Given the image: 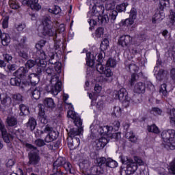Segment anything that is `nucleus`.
<instances>
[{"instance_id": "nucleus-1", "label": "nucleus", "mask_w": 175, "mask_h": 175, "mask_svg": "<svg viewBox=\"0 0 175 175\" xmlns=\"http://www.w3.org/2000/svg\"><path fill=\"white\" fill-rule=\"evenodd\" d=\"M120 161L123 165H126V167L121 170L120 174L131 175L133 174L137 170V165L139 166H144L145 162L139 157H134V160L129 159L126 156H120Z\"/></svg>"}, {"instance_id": "nucleus-2", "label": "nucleus", "mask_w": 175, "mask_h": 175, "mask_svg": "<svg viewBox=\"0 0 175 175\" xmlns=\"http://www.w3.org/2000/svg\"><path fill=\"white\" fill-rule=\"evenodd\" d=\"M43 104H38V107L39 109L38 111V117L42 124H47V116H46V111H44V107L48 109L49 113L53 111L54 109H55V103H54V100L51 98H46Z\"/></svg>"}, {"instance_id": "nucleus-3", "label": "nucleus", "mask_w": 175, "mask_h": 175, "mask_svg": "<svg viewBox=\"0 0 175 175\" xmlns=\"http://www.w3.org/2000/svg\"><path fill=\"white\" fill-rule=\"evenodd\" d=\"M161 139L163 140V146L167 150H175V131L170 129L163 131L161 134Z\"/></svg>"}, {"instance_id": "nucleus-4", "label": "nucleus", "mask_w": 175, "mask_h": 175, "mask_svg": "<svg viewBox=\"0 0 175 175\" xmlns=\"http://www.w3.org/2000/svg\"><path fill=\"white\" fill-rule=\"evenodd\" d=\"M26 147L31 150L28 154L29 161L27 162V166H30L33 165V166H36L40 162V157H39V151L38 150V148L29 144H27Z\"/></svg>"}, {"instance_id": "nucleus-5", "label": "nucleus", "mask_w": 175, "mask_h": 175, "mask_svg": "<svg viewBox=\"0 0 175 175\" xmlns=\"http://www.w3.org/2000/svg\"><path fill=\"white\" fill-rule=\"evenodd\" d=\"M42 24L44 25L42 30L44 36H55V38H57V29L53 27L50 16H44Z\"/></svg>"}, {"instance_id": "nucleus-6", "label": "nucleus", "mask_w": 175, "mask_h": 175, "mask_svg": "<svg viewBox=\"0 0 175 175\" xmlns=\"http://www.w3.org/2000/svg\"><path fill=\"white\" fill-rule=\"evenodd\" d=\"M46 44L45 40H40L36 44V49H37L36 57L38 62V64H44V59L47 58V55L44 51H42V47H44Z\"/></svg>"}, {"instance_id": "nucleus-7", "label": "nucleus", "mask_w": 175, "mask_h": 175, "mask_svg": "<svg viewBox=\"0 0 175 175\" xmlns=\"http://www.w3.org/2000/svg\"><path fill=\"white\" fill-rule=\"evenodd\" d=\"M0 132L1 133L2 139L5 143L9 144L10 143V139H13V135L8 133L5 124L1 120H0Z\"/></svg>"}, {"instance_id": "nucleus-8", "label": "nucleus", "mask_w": 175, "mask_h": 175, "mask_svg": "<svg viewBox=\"0 0 175 175\" xmlns=\"http://www.w3.org/2000/svg\"><path fill=\"white\" fill-rule=\"evenodd\" d=\"M103 75H105V77L100 75L97 78V80L100 83H110V81H111V76H113V72L109 68V67H107L104 70Z\"/></svg>"}, {"instance_id": "nucleus-9", "label": "nucleus", "mask_w": 175, "mask_h": 175, "mask_svg": "<svg viewBox=\"0 0 175 175\" xmlns=\"http://www.w3.org/2000/svg\"><path fill=\"white\" fill-rule=\"evenodd\" d=\"M113 96L114 99H119L120 102L122 100H125L127 98H129V96H128V92L125 88H121L119 91H113Z\"/></svg>"}, {"instance_id": "nucleus-10", "label": "nucleus", "mask_w": 175, "mask_h": 175, "mask_svg": "<svg viewBox=\"0 0 175 175\" xmlns=\"http://www.w3.org/2000/svg\"><path fill=\"white\" fill-rule=\"evenodd\" d=\"M133 38L129 35L122 36L118 40V44L122 47L128 48L132 44Z\"/></svg>"}, {"instance_id": "nucleus-11", "label": "nucleus", "mask_w": 175, "mask_h": 175, "mask_svg": "<svg viewBox=\"0 0 175 175\" xmlns=\"http://www.w3.org/2000/svg\"><path fill=\"white\" fill-rule=\"evenodd\" d=\"M24 3H27L32 10L38 12V10L42 9V5L39 4V0H25Z\"/></svg>"}, {"instance_id": "nucleus-12", "label": "nucleus", "mask_w": 175, "mask_h": 175, "mask_svg": "<svg viewBox=\"0 0 175 175\" xmlns=\"http://www.w3.org/2000/svg\"><path fill=\"white\" fill-rule=\"evenodd\" d=\"M105 13V7L103 5H94L92 8V16L98 17Z\"/></svg>"}, {"instance_id": "nucleus-13", "label": "nucleus", "mask_w": 175, "mask_h": 175, "mask_svg": "<svg viewBox=\"0 0 175 175\" xmlns=\"http://www.w3.org/2000/svg\"><path fill=\"white\" fill-rule=\"evenodd\" d=\"M137 16V11L135 8H132L130 11V18H127L124 21L125 25H132L133 23H135V20H136V17Z\"/></svg>"}, {"instance_id": "nucleus-14", "label": "nucleus", "mask_w": 175, "mask_h": 175, "mask_svg": "<svg viewBox=\"0 0 175 175\" xmlns=\"http://www.w3.org/2000/svg\"><path fill=\"white\" fill-rule=\"evenodd\" d=\"M29 94H31V98L38 100L40 98V92H42V88L40 87H31L28 90Z\"/></svg>"}, {"instance_id": "nucleus-15", "label": "nucleus", "mask_w": 175, "mask_h": 175, "mask_svg": "<svg viewBox=\"0 0 175 175\" xmlns=\"http://www.w3.org/2000/svg\"><path fill=\"white\" fill-rule=\"evenodd\" d=\"M68 146L70 150H76L80 146L79 137L68 138Z\"/></svg>"}, {"instance_id": "nucleus-16", "label": "nucleus", "mask_w": 175, "mask_h": 175, "mask_svg": "<svg viewBox=\"0 0 175 175\" xmlns=\"http://www.w3.org/2000/svg\"><path fill=\"white\" fill-rule=\"evenodd\" d=\"M165 18V13L162 10H157L152 18V23L155 24V23H159V21H162Z\"/></svg>"}, {"instance_id": "nucleus-17", "label": "nucleus", "mask_w": 175, "mask_h": 175, "mask_svg": "<svg viewBox=\"0 0 175 175\" xmlns=\"http://www.w3.org/2000/svg\"><path fill=\"white\" fill-rule=\"evenodd\" d=\"M0 100H1V105L5 106V107H9V106L12 105V98H10L9 95L5 93L1 94Z\"/></svg>"}, {"instance_id": "nucleus-18", "label": "nucleus", "mask_w": 175, "mask_h": 175, "mask_svg": "<svg viewBox=\"0 0 175 175\" xmlns=\"http://www.w3.org/2000/svg\"><path fill=\"white\" fill-rule=\"evenodd\" d=\"M133 91L135 94H144L146 92V84L142 82L137 83L134 86Z\"/></svg>"}, {"instance_id": "nucleus-19", "label": "nucleus", "mask_w": 175, "mask_h": 175, "mask_svg": "<svg viewBox=\"0 0 175 175\" xmlns=\"http://www.w3.org/2000/svg\"><path fill=\"white\" fill-rule=\"evenodd\" d=\"M50 83L52 85H54L55 87L59 88V90H62V82L59 81V78L57 75L54 74L51 77Z\"/></svg>"}, {"instance_id": "nucleus-20", "label": "nucleus", "mask_w": 175, "mask_h": 175, "mask_svg": "<svg viewBox=\"0 0 175 175\" xmlns=\"http://www.w3.org/2000/svg\"><path fill=\"white\" fill-rule=\"evenodd\" d=\"M81 132H83V127H80L79 129H70L68 133V138L72 139L73 137H80Z\"/></svg>"}, {"instance_id": "nucleus-21", "label": "nucleus", "mask_w": 175, "mask_h": 175, "mask_svg": "<svg viewBox=\"0 0 175 175\" xmlns=\"http://www.w3.org/2000/svg\"><path fill=\"white\" fill-rule=\"evenodd\" d=\"M27 72L28 69H27L25 67H21L14 72V76L17 77V79H24Z\"/></svg>"}, {"instance_id": "nucleus-22", "label": "nucleus", "mask_w": 175, "mask_h": 175, "mask_svg": "<svg viewBox=\"0 0 175 175\" xmlns=\"http://www.w3.org/2000/svg\"><path fill=\"white\" fill-rule=\"evenodd\" d=\"M41 133H47L49 132V135L51 137L52 139L55 140L58 135H57V133L54 131H53V127L46 125L45 128L44 129V131H40Z\"/></svg>"}, {"instance_id": "nucleus-23", "label": "nucleus", "mask_w": 175, "mask_h": 175, "mask_svg": "<svg viewBox=\"0 0 175 175\" xmlns=\"http://www.w3.org/2000/svg\"><path fill=\"white\" fill-rule=\"evenodd\" d=\"M109 143V141L106 137H101L96 141V150H102L106 144Z\"/></svg>"}, {"instance_id": "nucleus-24", "label": "nucleus", "mask_w": 175, "mask_h": 175, "mask_svg": "<svg viewBox=\"0 0 175 175\" xmlns=\"http://www.w3.org/2000/svg\"><path fill=\"white\" fill-rule=\"evenodd\" d=\"M113 132V126H101V129H100V133L101 135H106L109 137H110V135L111 133Z\"/></svg>"}, {"instance_id": "nucleus-25", "label": "nucleus", "mask_w": 175, "mask_h": 175, "mask_svg": "<svg viewBox=\"0 0 175 175\" xmlns=\"http://www.w3.org/2000/svg\"><path fill=\"white\" fill-rule=\"evenodd\" d=\"M101 127L100 122L99 120H94L90 126L92 133H96V132H100Z\"/></svg>"}, {"instance_id": "nucleus-26", "label": "nucleus", "mask_w": 175, "mask_h": 175, "mask_svg": "<svg viewBox=\"0 0 175 175\" xmlns=\"http://www.w3.org/2000/svg\"><path fill=\"white\" fill-rule=\"evenodd\" d=\"M79 167L83 171V175L92 174V173L85 174V172H87V170H88V168L90 167V163L88 162V160H83L82 162H80Z\"/></svg>"}, {"instance_id": "nucleus-27", "label": "nucleus", "mask_w": 175, "mask_h": 175, "mask_svg": "<svg viewBox=\"0 0 175 175\" xmlns=\"http://www.w3.org/2000/svg\"><path fill=\"white\" fill-rule=\"evenodd\" d=\"M46 91L47 92H49L50 94H52V95H58V93L61 92V89L59 88H57V86H53L51 85H48L46 88Z\"/></svg>"}, {"instance_id": "nucleus-28", "label": "nucleus", "mask_w": 175, "mask_h": 175, "mask_svg": "<svg viewBox=\"0 0 175 175\" xmlns=\"http://www.w3.org/2000/svg\"><path fill=\"white\" fill-rule=\"evenodd\" d=\"M66 161V159L64 157H59L53 163V169H59V166H64V163Z\"/></svg>"}, {"instance_id": "nucleus-29", "label": "nucleus", "mask_w": 175, "mask_h": 175, "mask_svg": "<svg viewBox=\"0 0 175 175\" xmlns=\"http://www.w3.org/2000/svg\"><path fill=\"white\" fill-rule=\"evenodd\" d=\"M29 80L31 83V85H36L39 83V77L35 73L30 74L28 76Z\"/></svg>"}, {"instance_id": "nucleus-30", "label": "nucleus", "mask_w": 175, "mask_h": 175, "mask_svg": "<svg viewBox=\"0 0 175 175\" xmlns=\"http://www.w3.org/2000/svg\"><path fill=\"white\" fill-rule=\"evenodd\" d=\"M86 64L88 66H92L95 64V57L94 56H91V53L88 52L86 53Z\"/></svg>"}, {"instance_id": "nucleus-31", "label": "nucleus", "mask_w": 175, "mask_h": 175, "mask_svg": "<svg viewBox=\"0 0 175 175\" xmlns=\"http://www.w3.org/2000/svg\"><path fill=\"white\" fill-rule=\"evenodd\" d=\"M6 123L8 126H16L17 125V118L14 116H8Z\"/></svg>"}, {"instance_id": "nucleus-32", "label": "nucleus", "mask_w": 175, "mask_h": 175, "mask_svg": "<svg viewBox=\"0 0 175 175\" xmlns=\"http://www.w3.org/2000/svg\"><path fill=\"white\" fill-rule=\"evenodd\" d=\"M36 120L33 118H30L27 123V126L30 129V131H34L36 128Z\"/></svg>"}, {"instance_id": "nucleus-33", "label": "nucleus", "mask_w": 175, "mask_h": 175, "mask_svg": "<svg viewBox=\"0 0 175 175\" xmlns=\"http://www.w3.org/2000/svg\"><path fill=\"white\" fill-rule=\"evenodd\" d=\"M1 40L3 46H8L10 43V36L8 33H3Z\"/></svg>"}, {"instance_id": "nucleus-34", "label": "nucleus", "mask_w": 175, "mask_h": 175, "mask_svg": "<svg viewBox=\"0 0 175 175\" xmlns=\"http://www.w3.org/2000/svg\"><path fill=\"white\" fill-rule=\"evenodd\" d=\"M108 18H109V21L111 23H114L116 21V18H117V16H118V12L117 10H111L108 12Z\"/></svg>"}, {"instance_id": "nucleus-35", "label": "nucleus", "mask_w": 175, "mask_h": 175, "mask_svg": "<svg viewBox=\"0 0 175 175\" xmlns=\"http://www.w3.org/2000/svg\"><path fill=\"white\" fill-rule=\"evenodd\" d=\"M126 137L128 139L131 143H136L137 142V137L133 131L127 132L126 133Z\"/></svg>"}, {"instance_id": "nucleus-36", "label": "nucleus", "mask_w": 175, "mask_h": 175, "mask_svg": "<svg viewBox=\"0 0 175 175\" xmlns=\"http://www.w3.org/2000/svg\"><path fill=\"white\" fill-rule=\"evenodd\" d=\"M97 19L100 23V24H107L109 21H110V19L109 18V15L105 14V15H100L97 16Z\"/></svg>"}, {"instance_id": "nucleus-37", "label": "nucleus", "mask_w": 175, "mask_h": 175, "mask_svg": "<svg viewBox=\"0 0 175 175\" xmlns=\"http://www.w3.org/2000/svg\"><path fill=\"white\" fill-rule=\"evenodd\" d=\"M105 9L106 10H108V12L114 10V9H116V2H114L113 0L107 1L105 4Z\"/></svg>"}, {"instance_id": "nucleus-38", "label": "nucleus", "mask_w": 175, "mask_h": 175, "mask_svg": "<svg viewBox=\"0 0 175 175\" xmlns=\"http://www.w3.org/2000/svg\"><path fill=\"white\" fill-rule=\"evenodd\" d=\"M118 165L117 161L113 160L111 158H107L105 167L114 168L117 167Z\"/></svg>"}, {"instance_id": "nucleus-39", "label": "nucleus", "mask_w": 175, "mask_h": 175, "mask_svg": "<svg viewBox=\"0 0 175 175\" xmlns=\"http://www.w3.org/2000/svg\"><path fill=\"white\" fill-rule=\"evenodd\" d=\"M19 110L21 111L20 116H25V114H28L29 113L28 107L24 104L19 105Z\"/></svg>"}, {"instance_id": "nucleus-40", "label": "nucleus", "mask_w": 175, "mask_h": 175, "mask_svg": "<svg viewBox=\"0 0 175 175\" xmlns=\"http://www.w3.org/2000/svg\"><path fill=\"white\" fill-rule=\"evenodd\" d=\"M36 64L37 65H39V62L38 61V59H29L26 62L25 66L26 68H29V69H31V68H33V66L36 65Z\"/></svg>"}, {"instance_id": "nucleus-41", "label": "nucleus", "mask_w": 175, "mask_h": 175, "mask_svg": "<svg viewBox=\"0 0 175 175\" xmlns=\"http://www.w3.org/2000/svg\"><path fill=\"white\" fill-rule=\"evenodd\" d=\"M43 69V72H46V73L49 75V76H53L55 75V73L54 72V67L51 66L49 67L47 66H45Z\"/></svg>"}, {"instance_id": "nucleus-42", "label": "nucleus", "mask_w": 175, "mask_h": 175, "mask_svg": "<svg viewBox=\"0 0 175 175\" xmlns=\"http://www.w3.org/2000/svg\"><path fill=\"white\" fill-rule=\"evenodd\" d=\"M166 87H167V85L165 83H163L161 85L159 89V94L164 96V98H166L167 96V90H166Z\"/></svg>"}, {"instance_id": "nucleus-43", "label": "nucleus", "mask_w": 175, "mask_h": 175, "mask_svg": "<svg viewBox=\"0 0 175 175\" xmlns=\"http://www.w3.org/2000/svg\"><path fill=\"white\" fill-rule=\"evenodd\" d=\"M116 65L117 61L113 58H109L106 63V66H107V68H115Z\"/></svg>"}, {"instance_id": "nucleus-44", "label": "nucleus", "mask_w": 175, "mask_h": 175, "mask_svg": "<svg viewBox=\"0 0 175 175\" xmlns=\"http://www.w3.org/2000/svg\"><path fill=\"white\" fill-rule=\"evenodd\" d=\"M126 69H129L132 73H133V72L134 73H136V72L139 71V67H137V66H136L135 64H129L126 66Z\"/></svg>"}, {"instance_id": "nucleus-45", "label": "nucleus", "mask_w": 175, "mask_h": 175, "mask_svg": "<svg viewBox=\"0 0 175 175\" xmlns=\"http://www.w3.org/2000/svg\"><path fill=\"white\" fill-rule=\"evenodd\" d=\"M169 5H170L169 0H161L160 3L159 4V9L160 10L163 11V9L167 8V6H169Z\"/></svg>"}, {"instance_id": "nucleus-46", "label": "nucleus", "mask_w": 175, "mask_h": 175, "mask_svg": "<svg viewBox=\"0 0 175 175\" xmlns=\"http://www.w3.org/2000/svg\"><path fill=\"white\" fill-rule=\"evenodd\" d=\"M148 132H152V133H159V129L155 124L148 126Z\"/></svg>"}, {"instance_id": "nucleus-47", "label": "nucleus", "mask_w": 175, "mask_h": 175, "mask_svg": "<svg viewBox=\"0 0 175 175\" xmlns=\"http://www.w3.org/2000/svg\"><path fill=\"white\" fill-rule=\"evenodd\" d=\"M116 11L118 12V13H121L122 12H125L126 9V5L125 4V3H123L122 4L118 5L116 6Z\"/></svg>"}, {"instance_id": "nucleus-48", "label": "nucleus", "mask_w": 175, "mask_h": 175, "mask_svg": "<svg viewBox=\"0 0 175 175\" xmlns=\"http://www.w3.org/2000/svg\"><path fill=\"white\" fill-rule=\"evenodd\" d=\"M96 70L100 73V75H103V72L105 71V66L102 63H98L96 65Z\"/></svg>"}, {"instance_id": "nucleus-49", "label": "nucleus", "mask_w": 175, "mask_h": 175, "mask_svg": "<svg viewBox=\"0 0 175 175\" xmlns=\"http://www.w3.org/2000/svg\"><path fill=\"white\" fill-rule=\"evenodd\" d=\"M21 80L17 78H12L10 81L11 85H21Z\"/></svg>"}, {"instance_id": "nucleus-50", "label": "nucleus", "mask_w": 175, "mask_h": 175, "mask_svg": "<svg viewBox=\"0 0 175 175\" xmlns=\"http://www.w3.org/2000/svg\"><path fill=\"white\" fill-rule=\"evenodd\" d=\"M109 40L107 38H105L100 44V49L103 50H107V47L109 46Z\"/></svg>"}, {"instance_id": "nucleus-51", "label": "nucleus", "mask_w": 175, "mask_h": 175, "mask_svg": "<svg viewBox=\"0 0 175 175\" xmlns=\"http://www.w3.org/2000/svg\"><path fill=\"white\" fill-rule=\"evenodd\" d=\"M151 114H154V116L159 115L161 116L162 114V109L158 107H153L150 111Z\"/></svg>"}, {"instance_id": "nucleus-52", "label": "nucleus", "mask_w": 175, "mask_h": 175, "mask_svg": "<svg viewBox=\"0 0 175 175\" xmlns=\"http://www.w3.org/2000/svg\"><path fill=\"white\" fill-rule=\"evenodd\" d=\"M63 167H64L65 170L68 172V173H72V164H70L69 161H66L64 165H63Z\"/></svg>"}, {"instance_id": "nucleus-53", "label": "nucleus", "mask_w": 175, "mask_h": 175, "mask_svg": "<svg viewBox=\"0 0 175 175\" xmlns=\"http://www.w3.org/2000/svg\"><path fill=\"white\" fill-rule=\"evenodd\" d=\"M12 99L17 103H19V102H21L23 100V96H21L20 94H15L12 96Z\"/></svg>"}, {"instance_id": "nucleus-54", "label": "nucleus", "mask_w": 175, "mask_h": 175, "mask_svg": "<svg viewBox=\"0 0 175 175\" xmlns=\"http://www.w3.org/2000/svg\"><path fill=\"white\" fill-rule=\"evenodd\" d=\"M19 57L23 58L24 59H28V53L24 49H21L18 52Z\"/></svg>"}, {"instance_id": "nucleus-55", "label": "nucleus", "mask_w": 175, "mask_h": 175, "mask_svg": "<svg viewBox=\"0 0 175 175\" xmlns=\"http://www.w3.org/2000/svg\"><path fill=\"white\" fill-rule=\"evenodd\" d=\"M74 123L78 128H81V125H83V122L81 119L77 116L76 118L74 119Z\"/></svg>"}, {"instance_id": "nucleus-56", "label": "nucleus", "mask_w": 175, "mask_h": 175, "mask_svg": "<svg viewBox=\"0 0 175 175\" xmlns=\"http://www.w3.org/2000/svg\"><path fill=\"white\" fill-rule=\"evenodd\" d=\"M34 144L38 147H43V146L46 144V143H44V141L40 139H36Z\"/></svg>"}, {"instance_id": "nucleus-57", "label": "nucleus", "mask_w": 175, "mask_h": 175, "mask_svg": "<svg viewBox=\"0 0 175 175\" xmlns=\"http://www.w3.org/2000/svg\"><path fill=\"white\" fill-rule=\"evenodd\" d=\"M113 114L116 117H120L121 116V108L120 107H115L113 110Z\"/></svg>"}, {"instance_id": "nucleus-58", "label": "nucleus", "mask_w": 175, "mask_h": 175, "mask_svg": "<svg viewBox=\"0 0 175 175\" xmlns=\"http://www.w3.org/2000/svg\"><path fill=\"white\" fill-rule=\"evenodd\" d=\"M122 103L123 107H129V103H131V98L127 97L125 100H123L121 101Z\"/></svg>"}, {"instance_id": "nucleus-59", "label": "nucleus", "mask_w": 175, "mask_h": 175, "mask_svg": "<svg viewBox=\"0 0 175 175\" xmlns=\"http://www.w3.org/2000/svg\"><path fill=\"white\" fill-rule=\"evenodd\" d=\"M169 172L171 173V174H175V160L171 163L169 168Z\"/></svg>"}, {"instance_id": "nucleus-60", "label": "nucleus", "mask_w": 175, "mask_h": 175, "mask_svg": "<svg viewBox=\"0 0 175 175\" xmlns=\"http://www.w3.org/2000/svg\"><path fill=\"white\" fill-rule=\"evenodd\" d=\"M103 35V27H98L96 30V36L97 38H100V36Z\"/></svg>"}, {"instance_id": "nucleus-61", "label": "nucleus", "mask_w": 175, "mask_h": 175, "mask_svg": "<svg viewBox=\"0 0 175 175\" xmlns=\"http://www.w3.org/2000/svg\"><path fill=\"white\" fill-rule=\"evenodd\" d=\"M10 8H11V9L17 10L20 8V5L16 3V1H10Z\"/></svg>"}, {"instance_id": "nucleus-62", "label": "nucleus", "mask_w": 175, "mask_h": 175, "mask_svg": "<svg viewBox=\"0 0 175 175\" xmlns=\"http://www.w3.org/2000/svg\"><path fill=\"white\" fill-rule=\"evenodd\" d=\"M171 124H174L175 125V109L171 110Z\"/></svg>"}, {"instance_id": "nucleus-63", "label": "nucleus", "mask_w": 175, "mask_h": 175, "mask_svg": "<svg viewBox=\"0 0 175 175\" xmlns=\"http://www.w3.org/2000/svg\"><path fill=\"white\" fill-rule=\"evenodd\" d=\"M170 79L175 83V68H171L170 71Z\"/></svg>"}, {"instance_id": "nucleus-64", "label": "nucleus", "mask_w": 175, "mask_h": 175, "mask_svg": "<svg viewBox=\"0 0 175 175\" xmlns=\"http://www.w3.org/2000/svg\"><path fill=\"white\" fill-rule=\"evenodd\" d=\"M53 173L51 175H62V172H61V169L59 168H53Z\"/></svg>"}]
</instances>
